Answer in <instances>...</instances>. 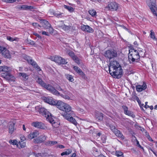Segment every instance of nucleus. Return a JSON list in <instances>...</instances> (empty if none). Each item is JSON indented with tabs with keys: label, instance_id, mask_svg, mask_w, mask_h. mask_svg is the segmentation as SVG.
Segmentation results:
<instances>
[{
	"label": "nucleus",
	"instance_id": "obj_1",
	"mask_svg": "<svg viewBox=\"0 0 157 157\" xmlns=\"http://www.w3.org/2000/svg\"><path fill=\"white\" fill-rule=\"evenodd\" d=\"M128 59L130 63H132L140 58V56L139 52L136 50H135L131 47V49L129 50V52L128 54Z\"/></svg>",
	"mask_w": 157,
	"mask_h": 157
},
{
	"label": "nucleus",
	"instance_id": "obj_2",
	"mask_svg": "<svg viewBox=\"0 0 157 157\" xmlns=\"http://www.w3.org/2000/svg\"><path fill=\"white\" fill-rule=\"evenodd\" d=\"M110 74L114 78H119L123 74V70L121 66L115 68L113 71L109 72Z\"/></svg>",
	"mask_w": 157,
	"mask_h": 157
},
{
	"label": "nucleus",
	"instance_id": "obj_3",
	"mask_svg": "<svg viewBox=\"0 0 157 157\" xmlns=\"http://www.w3.org/2000/svg\"><path fill=\"white\" fill-rule=\"evenodd\" d=\"M147 4L154 15L157 17V7L155 0H149L147 2Z\"/></svg>",
	"mask_w": 157,
	"mask_h": 157
},
{
	"label": "nucleus",
	"instance_id": "obj_4",
	"mask_svg": "<svg viewBox=\"0 0 157 157\" xmlns=\"http://www.w3.org/2000/svg\"><path fill=\"white\" fill-rule=\"evenodd\" d=\"M22 57L25 59L27 60L28 63L31 65L34 68H35L38 71H41V69L37 65V64L35 61L33 60L31 57L25 54L22 55Z\"/></svg>",
	"mask_w": 157,
	"mask_h": 157
},
{
	"label": "nucleus",
	"instance_id": "obj_5",
	"mask_svg": "<svg viewBox=\"0 0 157 157\" xmlns=\"http://www.w3.org/2000/svg\"><path fill=\"white\" fill-rule=\"evenodd\" d=\"M104 55L107 59L109 60L112 59L114 58L117 57V52L114 50H107L105 52Z\"/></svg>",
	"mask_w": 157,
	"mask_h": 157
},
{
	"label": "nucleus",
	"instance_id": "obj_6",
	"mask_svg": "<svg viewBox=\"0 0 157 157\" xmlns=\"http://www.w3.org/2000/svg\"><path fill=\"white\" fill-rule=\"evenodd\" d=\"M50 59L52 61L59 63V64H66L67 63L64 59L61 57L55 56H51Z\"/></svg>",
	"mask_w": 157,
	"mask_h": 157
},
{
	"label": "nucleus",
	"instance_id": "obj_7",
	"mask_svg": "<svg viewBox=\"0 0 157 157\" xmlns=\"http://www.w3.org/2000/svg\"><path fill=\"white\" fill-rule=\"evenodd\" d=\"M40 22L42 25V26L45 29H49L50 33H53V29L51 27V25L49 22L47 21L41 19L40 20Z\"/></svg>",
	"mask_w": 157,
	"mask_h": 157
},
{
	"label": "nucleus",
	"instance_id": "obj_8",
	"mask_svg": "<svg viewBox=\"0 0 157 157\" xmlns=\"http://www.w3.org/2000/svg\"><path fill=\"white\" fill-rule=\"evenodd\" d=\"M32 125L37 129L42 130H46L47 129V127L45 124L40 122H34L32 123Z\"/></svg>",
	"mask_w": 157,
	"mask_h": 157
},
{
	"label": "nucleus",
	"instance_id": "obj_9",
	"mask_svg": "<svg viewBox=\"0 0 157 157\" xmlns=\"http://www.w3.org/2000/svg\"><path fill=\"white\" fill-rule=\"evenodd\" d=\"M109 66V72L112 71H113L115 68L121 66L119 63L116 60L110 61Z\"/></svg>",
	"mask_w": 157,
	"mask_h": 157
},
{
	"label": "nucleus",
	"instance_id": "obj_10",
	"mask_svg": "<svg viewBox=\"0 0 157 157\" xmlns=\"http://www.w3.org/2000/svg\"><path fill=\"white\" fill-rule=\"evenodd\" d=\"M0 52L2 55L5 58H11V55L10 52L6 48L0 45Z\"/></svg>",
	"mask_w": 157,
	"mask_h": 157
},
{
	"label": "nucleus",
	"instance_id": "obj_11",
	"mask_svg": "<svg viewBox=\"0 0 157 157\" xmlns=\"http://www.w3.org/2000/svg\"><path fill=\"white\" fill-rule=\"evenodd\" d=\"M106 8L111 11H116L118 8V6L115 2H111L109 4Z\"/></svg>",
	"mask_w": 157,
	"mask_h": 157
},
{
	"label": "nucleus",
	"instance_id": "obj_12",
	"mask_svg": "<svg viewBox=\"0 0 157 157\" xmlns=\"http://www.w3.org/2000/svg\"><path fill=\"white\" fill-rule=\"evenodd\" d=\"M4 78L10 82H14L15 78L12 75L8 72L5 73Z\"/></svg>",
	"mask_w": 157,
	"mask_h": 157
},
{
	"label": "nucleus",
	"instance_id": "obj_13",
	"mask_svg": "<svg viewBox=\"0 0 157 157\" xmlns=\"http://www.w3.org/2000/svg\"><path fill=\"white\" fill-rule=\"evenodd\" d=\"M39 112L42 114L44 117H46L50 115L51 113L49 112L47 110L44 108H40L39 109Z\"/></svg>",
	"mask_w": 157,
	"mask_h": 157
},
{
	"label": "nucleus",
	"instance_id": "obj_14",
	"mask_svg": "<svg viewBox=\"0 0 157 157\" xmlns=\"http://www.w3.org/2000/svg\"><path fill=\"white\" fill-rule=\"evenodd\" d=\"M147 86L145 83H143L142 85H138L136 86V89L137 91L141 92L146 89Z\"/></svg>",
	"mask_w": 157,
	"mask_h": 157
},
{
	"label": "nucleus",
	"instance_id": "obj_15",
	"mask_svg": "<svg viewBox=\"0 0 157 157\" xmlns=\"http://www.w3.org/2000/svg\"><path fill=\"white\" fill-rule=\"evenodd\" d=\"M81 29L82 30L87 32L92 33L93 32V29L88 25H83L81 27Z\"/></svg>",
	"mask_w": 157,
	"mask_h": 157
},
{
	"label": "nucleus",
	"instance_id": "obj_16",
	"mask_svg": "<svg viewBox=\"0 0 157 157\" xmlns=\"http://www.w3.org/2000/svg\"><path fill=\"white\" fill-rule=\"evenodd\" d=\"M56 105L57 107L59 109L62 110L66 103L60 101H58Z\"/></svg>",
	"mask_w": 157,
	"mask_h": 157
},
{
	"label": "nucleus",
	"instance_id": "obj_17",
	"mask_svg": "<svg viewBox=\"0 0 157 157\" xmlns=\"http://www.w3.org/2000/svg\"><path fill=\"white\" fill-rule=\"evenodd\" d=\"M38 135V132L37 131H35L32 133H30L27 136V137L29 139H32L36 137H37Z\"/></svg>",
	"mask_w": 157,
	"mask_h": 157
},
{
	"label": "nucleus",
	"instance_id": "obj_18",
	"mask_svg": "<svg viewBox=\"0 0 157 157\" xmlns=\"http://www.w3.org/2000/svg\"><path fill=\"white\" fill-rule=\"evenodd\" d=\"M95 116L96 119L98 120L101 121L103 119V114L98 111L95 113Z\"/></svg>",
	"mask_w": 157,
	"mask_h": 157
},
{
	"label": "nucleus",
	"instance_id": "obj_19",
	"mask_svg": "<svg viewBox=\"0 0 157 157\" xmlns=\"http://www.w3.org/2000/svg\"><path fill=\"white\" fill-rule=\"evenodd\" d=\"M49 91L55 95L58 96L60 95L59 93L52 86L50 87Z\"/></svg>",
	"mask_w": 157,
	"mask_h": 157
},
{
	"label": "nucleus",
	"instance_id": "obj_20",
	"mask_svg": "<svg viewBox=\"0 0 157 157\" xmlns=\"http://www.w3.org/2000/svg\"><path fill=\"white\" fill-rule=\"evenodd\" d=\"M14 123H11L9 124V132L10 134H12L15 129L14 128Z\"/></svg>",
	"mask_w": 157,
	"mask_h": 157
},
{
	"label": "nucleus",
	"instance_id": "obj_21",
	"mask_svg": "<svg viewBox=\"0 0 157 157\" xmlns=\"http://www.w3.org/2000/svg\"><path fill=\"white\" fill-rule=\"evenodd\" d=\"M63 109L62 111H65L66 113H67L71 111V106L67 104H65L63 107Z\"/></svg>",
	"mask_w": 157,
	"mask_h": 157
},
{
	"label": "nucleus",
	"instance_id": "obj_22",
	"mask_svg": "<svg viewBox=\"0 0 157 157\" xmlns=\"http://www.w3.org/2000/svg\"><path fill=\"white\" fill-rule=\"evenodd\" d=\"M40 137L41 136L39 137L38 138L34 139V142L36 143H41L43 141H44L45 140V138L44 136H43L42 138H41Z\"/></svg>",
	"mask_w": 157,
	"mask_h": 157
},
{
	"label": "nucleus",
	"instance_id": "obj_23",
	"mask_svg": "<svg viewBox=\"0 0 157 157\" xmlns=\"http://www.w3.org/2000/svg\"><path fill=\"white\" fill-rule=\"evenodd\" d=\"M20 8L26 10H31L34 9V7L31 6L22 5L20 6Z\"/></svg>",
	"mask_w": 157,
	"mask_h": 157
},
{
	"label": "nucleus",
	"instance_id": "obj_24",
	"mask_svg": "<svg viewBox=\"0 0 157 157\" xmlns=\"http://www.w3.org/2000/svg\"><path fill=\"white\" fill-rule=\"evenodd\" d=\"M45 117L46 118V119H48L49 121L52 124L55 123V122L54 121L53 118L52 117L51 114L50 115H49L48 116H47Z\"/></svg>",
	"mask_w": 157,
	"mask_h": 157
},
{
	"label": "nucleus",
	"instance_id": "obj_25",
	"mask_svg": "<svg viewBox=\"0 0 157 157\" xmlns=\"http://www.w3.org/2000/svg\"><path fill=\"white\" fill-rule=\"evenodd\" d=\"M115 135L119 137H121L122 139H124V136L122 134L121 132L120 131L117 129L116 130V131L113 132Z\"/></svg>",
	"mask_w": 157,
	"mask_h": 157
},
{
	"label": "nucleus",
	"instance_id": "obj_26",
	"mask_svg": "<svg viewBox=\"0 0 157 157\" xmlns=\"http://www.w3.org/2000/svg\"><path fill=\"white\" fill-rule=\"evenodd\" d=\"M106 125L109 126L111 130L113 132H115L116 130L117 129L112 124H109V123H107L106 124Z\"/></svg>",
	"mask_w": 157,
	"mask_h": 157
},
{
	"label": "nucleus",
	"instance_id": "obj_27",
	"mask_svg": "<svg viewBox=\"0 0 157 157\" xmlns=\"http://www.w3.org/2000/svg\"><path fill=\"white\" fill-rule=\"evenodd\" d=\"M36 82L37 83H38L42 86H43L45 83H44V82L39 77H37L36 78Z\"/></svg>",
	"mask_w": 157,
	"mask_h": 157
},
{
	"label": "nucleus",
	"instance_id": "obj_28",
	"mask_svg": "<svg viewBox=\"0 0 157 157\" xmlns=\"http://www.w3.org/2000/svg\"><path fill=\"white\" fill-rule=\"evenodd\" d=\"M150 36L151 37L153 40L157 41V39L155 37V34L153 31L152 30H151L150 31Z\"/></svg>",
	"mask_w": 157,
	"mask_h": 157
},
{
	"label": "nucleus",
	"instance_id": "obj_29",
	"mask_svg": "<svg viewBox=\"0 0 157 157\" xmlns=\"http://www.w3.org/2000/svg\"><path fill=\"white\" fill-rule=\"evenodd\" d=\"M66 78L70 81L72 82L74 81L73 77L71 75L66 74L65 75Z\"/></svg>",
	"mask_w": 157,
	"mask_h": 157
},
{
	"label": "nucleus",
	"instance_id": "obj_30",
	"mask_svg": "<svg viewBox=\"0 0 157 157\" xmlns=\"http://www.w3.org/2000/svg\"><path fill=\"white\" fill-rule=\"evenodd\" d=\"M72 152V150L70 149H67L65 152L62 153L61 154V155L63 156L65 155H67L70 154Z\"/></svg>",
	"mask_w": 157,
	"mask_h": 157
},
{
	"label": "nucleus",
	"instance_id": "obj_31",
	"mask_svg": "<svg viewBox=\"0 0 157 157\" xmlns=\"http://www.w3.org/2000/svg\"><path fill=\"white\" fill-rule=\"evenodd\" d=\"M52 99V98H45L44 99V101L45 102L48 103L49 104H51V101Z\"/></svg>",
	"mask_w": 157,
	"mask_h": 157
},
{
	"label": "nucleus",
	"instance_id": "obj_32",
	"mask_svg": "<svg viewBox=\"0 0 157 157\" xmlns=\"http://www.w3.org/2000/svg\"><path fill=\"white\" fill-rule=\"evenodd\" d=\"M57 143V142L56 141H48L46 143V145L49 146H52L56 144Z\"/></svg>",
	"mask_w": 157,
	"mask_h": 157
},
{
	"label": "nucleus",
	"instance_id": "obj_33",
	"mask_svg": "<svg viewBox=\"0 0 157 157\" xmlns=\"http://www.w3.org/2000/svg\"><path fill=\"white\" fill-rule=\"evenodd\" d=\"M59 27L65 31L69 30L71 27V26H67L65 25L60 26Z\"/></svg>",
	"mask_w": 157,
	"mask_h": 157
},
{
	"label": "nucleus",
	"instance_id": "obj_34",
	"mask_svg": "<svg viewBox=\"0 0 157 157\" xmlns=\"http://www.w3.org/2000/svg\"><path fill=\"white\" fill-rule=\"evenodd\" d=\"M68 121L76 125L77 124V121H76L75 119L73 118L72 116H71L70 118H69Z\"/></svg>",
	"mask_w": 157,
	"mask_h": 157
},
{
	"label": "nucleus",
	"instance_id": "obj_35",
	"mask_svg": "<svg viewBox=\"0 0 157 157\" xmlns=\"http://www.w3.org/2000/svg\"><path fill=\"white\" fill-rule=\"evenodd\" d=\"M115 154L118 157H124L123 153L121 151H116Z\"/></svg>",
	"mask_w": 157,
	"mask_h": 157
},
{
	"label": "nucleus",
	"instance_id": "obj_36",
	"mask_svg": "<svg viewBox=\"0 0 157 157\" xmlns=\"http://www.w3.org/2000/svg\"><path fill=\"white\" fill-rule=\"evenodd\" d=\"M19 75L24 78L25 80H27L28 78V75L27 74L24 72H21L19 73Z\"/></svg>",
	"mask_w": 157,
	"mask_h": 157
},
{
	"label": "nucleus",
	"instance_id": "obj_37",
	"mask_svg": "<svg viewBox=\"0 0 157 157\" xmlns=\"http://www.w3.org/2000/svg\"><path fill=\"white\" fill-rule=\"evenodd\" d=\"M53 14L56 17H61L62 16V15L63 14V13H61L59 12H54Z\"/></svg>",
	"mask_w": 157,
	"mask_h": 157
},
{
	"label": "nucleus",
	"instance_id": "obj_38",
	"mask_svg": "<svg viewBox=\"0 0 157 157\" xmlns=\"http://www.w3.org/2000/svg\"><path fill=\"white\" fill-rule=\"evenodd\" d=\"M63 117L66 119L68 120H69V118H70L71 115H70V114L68 113H65L63 114H62Z\"/></svg>",
	"mask_w": 157,
	"mask_h": 157
},
{
	"label": "nucleus",
	"instance_id": "obj_39",
	"mask_svg": "<svg viewBox=\"0 0 157 157\" xmlns=\"http://www.w3.org/2000/svg\"><path fill=\"white\" fill-rule=\"evenodd\" d=\"M89 14L92 16H95L96 14L95 11L93 9L89 10Z\"/></svg>",
	"mask_w": 157,
	"mask_h": 157
},
{
	"label": "nucleus",
	"instance_id": "obj_40",
	"mask_svg": "<svg viewBox=\"0 0 157 157\" xmlns=\"http://www.w3.org/2000/svg\"><path fill=\"white\" fill-rule=\"evenodd\" d=\"M3 68L2 69H3V72H8L10 70V67H8L6 66H2Z\"/></svg>",
	"mask_w": 157,
	"mask_h": 157
},
{
	"label": "nucleus",
	"instance_id": "obj_41",
	"mask_svg": "<svg viewBox=\"0 0 157 157\" xmlns=\"http://www.w3.org/2000/svg\"><path fill=\"white\" fill-rule=\"evenodd\" d=\"M72 59L75 62V63H77L78 64H80V62L79 59L76 56H74Z\"/></svg>",
	"mask_w": 157,
	"mask_h": 157
},
{
	"label": "nucleus",
	"instance_id": "obj_42",
	"mask_svg": "<svg viewBox=\"0 0 157 157\" xmlns=\"http://www.w3.org/2000/svg\"><path fill=\"white\" fill-rule=\"evenodd\" d=\"M140 56L141 57H144L145 56V53L144 51H143V50L140 49L138 50Z\"/></svg>",
	"mask_w": 157,
	"mask_h": 157
},
{
	"label": "nucleus",
	"instance_id": "obj_43",
	"mask_svg": "<svg viewBox=\"0 0 157 157\" xmlns=\"http://www.w3.org/2000/svg\"><path fill=\"white\" fill-rule=\"evenodd\" d=\"M64 7L65 8L67 9L69 11L71 12L73 11V8L71 6L64 5Z\"/></svg>",
	"mask_w": 157,
	"mask_h": 157
},
{
	"label": "nucleus",
	"instance_id": "obj_44",
	"mask_svg": "<svg viewBox=\"0 0 157 157\" xmlns=\"http://www.w3.org/2000/svg\"><path fill=\"white\" fill-rule=\"evenodd\" d=\"M73 69L74 70L78 73L81 71V69L78 67L76 66H75L73 67Z\"/></svg>",
	"mask_w": 157,
	"mask_h": 157
},
{
	"label": "nucleus",
	"instance_id": "obj_45",
	"mask_svg": "<svg viewBox=\"0 0 157 157\" xmlns=\"http://www.w3.org/2000/svg\"><path fill=\"white\" fill-rule=\"evenodd\" d=\"M51 86V85H50L49 84H47L45 83L42 87H44V88H46L48 90H49V88H50V87Z\"/></svg>",
	"mask_w": 157,
	"mask_h": 157
},
{
	"label": "nucleus",
	"instance_id": "obj_46",
	"mask_svg": "<svg viewBox=\"0 0 157 157\" xmlns=\"http://www.w3.org/2000/svg\"><path fill=\"white\" fill-rule=\"evenodd\" d=\"M51 101V105L56 106L57 104V102H58V101L55 100L52 98V99Z\"/></svg>",
	"mask_w": 157,
	"mask_h": 157
},
{
	"label": "nucleus",
	"instance_id": "obj_47",
	"mask_svg": "<svg viewBox=\"0 0 157 157\" xmlns=\"http://www.w3.org/2000/svg\"><path fill=\"white\" fill-rule=\"evenodd\" d=\"M26 42L28 44H30L31 45H34L35 44L33 41L31 40H29L28 39L26 40Z\"/></svg>",
	"mask_w": 157,
	"mask_h": 157
},
{
	"label": "nucleus",
	"instance_id": "obj_48",
	"mask_svg": "<svg viewBox=\"0 0 157 157\" xmlns=\"http://www.w3.org/2000/svg\"><path fill=\"white\" fill-rule=\"evenodd\" d=\"M9 143L11 144H13V145H16L17 144V141L16 140H10L9 141Z\"/></svg>",
	"mask_w": 157,
	"mask_h": 157
},
{
	"label": "nucleus",
	"instance_id": "obj_49",
	"mask_svg": "<svg viewBox=\"0 0 157 157\" xmlns=\"http://www.w3.org/2000/svg\"><path fill=\"white\" fill-rule=\"evenodd\" d=\"M68 55L70 56L73 59L74 56H76L75 55L74 53L72 51H70L68 53Z\"/></svg>",
	"mask_w": 157,
	"mask_h": 157
},
{
	"label": "nucleus",
	"instance_id": "obj_50",
	"mask_svg": "<svg viewBox=\"0 0 157 157\" xmlns=\"http://www.w3.org/2000/svg\"><path fill=\"white\" fill-rule=\"evenodd\" d=\"M62 98H64L65 99H68V100H70V97L68 95H64L62 94H61L59 95Z\"/></svg>",
	"mask_w": 157,
	"mask_h": 157
},
{
	"label": "nucleus",
	"instance_id": "obj_51",
	"mask_svg": "<svg viewBox=\"0 0 157 157\" xmlns=\"http://www.w3.org/2000/svg\"><path fill=\"white\" fill-rule=\"evenodd\" d=\"M7 39L8 40H9V41H13L14 40H15V39H14L13 38L11 37L10 36H7Z\"/></svg>",
	"mask_w": 157,
	"mask_h": 157
},
{
	"label": "nucleus",
	"instance_id": "obj_52",
	"mask_svg": "<svg viewBox=\"0 0 157 157\" xmlns=\"http://www.w3.org/2000/svg\"><path fill=\"white\" fill-rule=\"evenodd\" d=\"M122 107L124 109V113L128 110V108L127 106L125 105H123L122 106Z\"/></svg>",
	"mask_w": 157,
	"mask_h": 157
},
{
	"label": "nucleus",
	"instance_id": "obj_53",
	"mask_svg": "<svg viewBox=\"0 0 157 157\" xmlns=\"http://www.w3.org/2000/svg\"><path fill=\"white\" fill-rule=\"evenodd\" d=\"M82 77V78H85V75L84 73L81 70V71H80L79 73H78Z\"/></svg>",
	"mask_w": 157,
	"mask_h": 157
},
{
	"label": "nucleus",
	"instance_id": "obj_54",
	"mask_svg": "<svg viewBox=\"0 0 157 157\" xmlns=\"http://www.w3.org/2000/svg\"><path fill=\"white\" fill-rule=\"evenodd\" d=\"M128 115L130 116L133 118L135 117V115L133 114V112L131 111L130 112Z\"/></svg>",
	"mask_w": 157,
	"mask_h": 157
},
{
	"label": "nucleus",
	"instance_id": "obj_55",
	"mask_svg": "<svg viewBox=\"0 0 157 157\" xmlns=\"http://www.w3.org/2000/svg\"><path fill=\"white\" fill-rule=\"evenodd\" d=\"M57 89L59 91H62L65 94L66 91H64V90L62 89L61 87L60 86H59L57 88Z\"/></svg>",
	"mask_w": 157,
	"mask_h": 157
},
{
	"label": "nucleus",
	"instance_id": "obj_56",
	"mask_svg": "<svg viewBox=\"0 0 157 157\" xmlns=\"http://www.w3.org/2000/svg\"><path fill=\"white\" fill-rule=\"evenodd\" d=\"M33 34L34 35L36 36L38 38L40 39H41V38H42L38 34H37V33H33Z\"/></svg>",
	"mask_w": 157,
	"mask_h": 157
},
{
	"label": "nucleus",
	"instance_id": "obj_57",
	"mask_svg": "<svg viewBox=\"0 0 157 157\" xmlns=\"http://www.w3.org/2000/svg\"><path fill=\"white\" fill-rule=\"evenodd\" d=\"M42 34L43 35H44L47 36H49V34L48 32H47L44 31H42Z\"/></svg>",
	"mask_w": 157,
	"mask_h": 157
},
{
	"label": "nucleus",
	"instance_id": "obj_58",
	"mask_svg": "<svg viewBox=\"0 0 157 157\" xmlns=\"http://www.w3.org/2000/svg\"><path fill=\"white\" fill-rule=\"evenodd\" d=\"M31 24L34 27H37L38 24L36 23H31Z\"/></svg>",
	"mask_w": 157,
	"mask_h": 157
},
{
	"label": "nucleus",
	"instance_id": "obj_59",
	"mask_svg": "<svg viewBox=\"0 0 157 157\" xmlns=\"http://www.w3.org/2000/svg\"><path fill=\"white\" fill-rule=\"evenodd\" d=\"M117 27H121L123 28L124 29H126V30L128 29H127V28H126V27H125L123 25H117Z\"/></svg>",
	"mask_w": 157,
	"mask_h": 157
},
{
	"label": "nucleus",
	"instance_id": "obj_60",
	"mask_svg": "<svg viewBox=\"0 0 157 157\" xmlns=\"http://www.w3.org/2000/svg\"><path fill=\"white\" fill-rule=\"evenodd\" d=\"M5 1L7 2H14V0H4Z\"/></svg>",
	"mask_w": 157,
	"mask_h": 157
},
{
	"label": "nucleus",
	"instance_id": "obj_61",
	"mask_svg": "<svg viewBox=\"0 0 157 157\" xmlns=\"http://www.w3.org/2000/svg\"><path fill=\"white\" fill-rule=\"evenodd\" d=\"M137 144L138 146L142 149H143V148L139 144V142L138 140H137Z\"/></svg>",
	"mask_w": 157,
	"mask_h": 157
},
{
	"label": "nucleus",
	"instance_id": "obj_62",
	"mask_svg": "<svg viewBox=\"0 0 157 157\" xmlns=\"http://www.w3.org/2000/svg\"><path fill=\"white\" fill-rule=\"evenodd\" d=\"M134 99L135 100H136V101H139V98L137 97V96H135L134 98Z\"/></svg>",
	"mask_w": 157,
	"mask_h": 157
},
{
	"label": "nucleus",
	"instance_id": "obj_63",
	"mask_svg": "<svg viewBox=\"0 0 157 157\" xmlns=\"http://www.w3.org/2000/svg\"><path fill=\"white\" fill-rule=\"evenodd\" d=\"M147 102H145V105H144V107L145 108H146V109H147V108L149 107V106L147 105Z\"/></svg>",
	"mask_w": 157,
	"mask_h": 157
},
{
	"label": "nucleus",
	"instance_id": "obj_64",
	"mask_svg": "<svg viewBox=\"0 0 157 157\" xmlns=\"http://www.w3.org/2000/svg\"><path fill=\"white\" fill-rule=\"evenodd\" d=\"M58 147L60 148H64V146L62 145H59Z\"/></svg>",
	"mask_w": 157,
	"mask_h": 157
}]
</instances>
